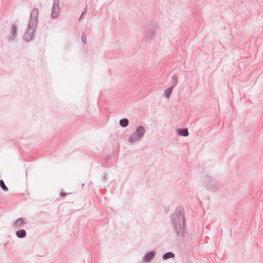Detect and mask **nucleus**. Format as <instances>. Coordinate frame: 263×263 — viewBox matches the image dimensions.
Masks as SVG:
<instances>
[{
    "instance_id": "f8f14e48",
    "label": "nucleus",
    "mask_w": 263,
    "mask_h": 263,
    "mask_svg": "<svg viewBox=\"0 0 263 263\" xmlns=\"http://www.w3.org/2000/svg\"><path fill=\"white\" fill-rule=\"evenodd\" d=\"M178 134L183 137H186L189 135V132L187 128H182L178 130Z\"/></svg>"
},
{
    "instance_id": "9b49d317",
    "label": "nucleus",
    "mask_w": 263,
    "mask_h": 263,
    "mask_svg": "<svg viewBox=\"0 0 263 263\" xmlns=\"http://www.w3.org/2000/svg\"><path fill=\"white\" fill-rule=\"evenodd\" d=\"M174 257H175V254L171 252H167L162 256V259L164 260H167L170 258H173Z\"/></svg>"
},
{
    "instance_id": "7ed1b4c3",
    "label": "nucleus",
    "mask_w": 263,
    "mask_h": 263,
    "mask_svg": "<svg viewBox=\"0 0 263 263\" xmlns=\"http://www.w3.org/2000/svg\"><path fill=\"white\" fill-rule=\"evenodd\" d=\"M146 129L145 127L142 125L138 126L136 130L133 133L128 139V141L130 144L140 141L143 137Z\"/></svg>"
},
{
    "instance_id": "f3484780",
    "label": "nucleus",
    "mask_w": 263,
    "mask_h": 263,
    "mask_svg": "<svg viewBox=\"0 0 263 263\" xmlns=\"http://www.w3.org/2000/svg\"><path fill=\"white\" fill-rule=\"evenodd\" d=\"M86 39H87L86 35L84 33H83L82 35V41L84 44H85L87 42Z\"/></svg>"
},
{
    "instance_id": "2eb2a0df",
    "label": "nucleus",
    "mask_w": 263,
    "mask_h": 263,
    "mask_svg": "<svg viewBox=\"0 0 263 263\" xmlns=\"http://www.w3.org/2000/svg\"><path fill=\"white\" fill-rule=\"evenodd\" d=\"M0 186L4 191L7 192L8 191V187L6 186L3 180H0Z\"/></svg>"
},
{
    "instance_id": "1a4fd4ad",
    "label": "nucleus",
    "mask_w": 263,
    "mask_h": 263,
    "mask_svg": "<svg viewBox=\"0 0 263 263\" xmlns=\"http://www.w3.org/2000/svg\"><path fill=\"white\" fill-rule=\"evenodd\" d=\"M156 253L155 252H150L147 253L142 260L143 262H149L155 256Z\"/></svg>"
},
{
    "instance_id": "f03ea898",
    "label": "nucleus",
    "mask_w": 263,
    "mask_h": 263,
    "mask_svg": "<svg viewBox=\"0 0 263 263\" xmlns=\"http://www.w3.org/2000/svg\"><path fill=\"white\" fill-rule=\"evenodd\" d=\"M39 13L38 9L35 8L32 10L30 13L27 31L24 35V39L27 42H30L33 38V34L37 25Z\"/></svg>"
},
{
    "instance_id": "4468645a",
    "label": "nucleus",
    "mask_w": 263,
    "mask_h": 263,
    "mask_svg": "<svg viewBox=\"0 0 263 263\" xmlns=\"http://www.w3.org/2000/svg\"><path fill=\"white\" fill-rule=\"evenodd\" d=\"M173 89V87H170L167 89H165L164 92V96L167 99H169L170 98L171 94L172 92Z\"/></svg>"
},
{
    "instance_id": "6ab92c4d",
    "label": "nucleus",
    "mask_w": 263,
    "mask_h": 263,
    "mask_svg": "<svg viewBox=\"0 0 263 263\" xmlns=\"http://www.w3.org/2000/svg\"><path fill=\"white\" fill-rule=\"evenodd\" d=\"M66 196V194L65 193H61V197H65Z\"/></svg>"
},
{
    "instance_id": "20e7f679",
    "label": "nucleus",
    "mask_w": 263,
    "mask_h": 263,
    "mask_svg": "<svg viewBox=\"0 0 263 263\" xmlns=\"http://www.w3.org/2000/svg\"><path fill=\"white\" fill-rule=\"evenodd\" d=\"M158 28V25L157 23H150L148 26L147 30L145 31L144 39L147 41L154 38L156 34Z\"/></svg>"
},
{
    "instance_id": "ddd939ff",
    "label": "nucleus",
    "mask_w": 263,
    "mask_h": 263,
    "mask_svg": "<svg viewBox=\"0 0 263 263\" xmlns=\"http://www.w3.org/2000/svg\"><path fill=\"white\" fill-rule=\"evenodd\" d=\"M129 121L127 118H123L120 120L119 124L122 127H125L128 125Z\"/></svg>"
},
{
    "instance_id": "39448f33",
    "label": "nucleus",
    "mask_w": 263,
    "mask_h": 263,
    "mask_svg": "<svg viewBox=\"0 0 263 263\" xmlns=\"http://www.w3.org/2000/svg\"><path fill=\"white\" fill-rule=\"evenodd\" d=\"M60 15V7L59 0H53L51 17L53 19L58 18Z\"/></svg>"
},
{
    "instance_id": "f257e3e1",
    "label": "nucleus",
    "mask_w": 263,
    "mask_h": 263,
    "mask_svg": "<svg viewBox=\"0 0 263 263\" xmlns=\"http://www.w3.org/2000/svg\"><path fill=\"white\" fill-rule=\"evenodd\" d=\"M171 219L176 236L178 238L184 237L185 223L183 209L181 207H177L172 215Z\"/></svg>"
},
{
    "instance_id": "dca6fc26",
    "label": "nucleus",
    "mask_w": 263,
    "mask_h": 263,
    "mask_svg": "<svg viewBox=\"0 0 263 263\" xmlns=\"http://www.w3.org/2000/svg\"><path fill=\"white\" fill-rule=\"evenodd\" d=\"M172 81L173 83V85L171 87H173V88H174L175 86L177 85L178 83L177 78L175 76H173L172 77Z\"/></svg>"
},
{
    "instance_id": "0eeeda50",
    "label": "nucleus",
    "mask_w": 263,
    "mask_h": 263,
    "mask_svg": "<svg viewBox=\"0 0 263 263\" xmlns=\"http://www.w3.org/2000/svg\"><path fill=\"white\" fill-rule=\"evenodd\" d=\"M25 218L21 217L18 218L13 223V227L15 229H19L23 227L27 222L25 221Z\"/></svg>"
},
{
    "instance_id": "a211bd4d",
    "label": "nucleus",
    "mask_w": 263,
    "mask_h": 263,
    "mask_svg": "<svg viewBox=\"0 0 263 263\" xmlns=\"http://www.w3.org/2000/svg\"><path fill=\"white\" fill-rule=\"evenodd\" d=\"M87 10L85 8L82 12L80 17H79V21H80L84 18L83 15L86 13Z\"/></svg>"
},
{
    "instance_id": "9d476101",
    "label": "nucleus",
    "mask_w": 263,
    "mask_h": 263,
    "mask_svg": "<svg viewBox=\"0 0 263 263\" xmlns=\"http://www.w3.org/2000/svg\"><path fill=\"white\" fill-rule=\"evenodd\" d=\"M26 231L24 229L18 230L16 232V235L19 238H24L26 237Z\"/></svg>"
},
{
    "instance_id": "6e6552de",
    "label": "nucleus",
    "mask_w": 263,
    "mask_h": 263,
    "mask_svg": "<svg viewBox=\"0 0 263 263\" xmlns=\"http://www.w3.org/2000/svg\"><path fill=\"white\" fill-rule=\"evenodd\" d=\"M17 26L15 25H12L10 30V35L8 37V41H14L17 34Z\"/></svg>"
},
{
    "instance_id": "423d86ee",
    "label": "nucleus",
    "mask_w": 263,
    "mask_h": 263,
    "mask_svg": "<svg viewBox=\"0 0 263 263\" xmlns=\"http://www.w3.org/2000/svg\"><path fill=\"white\" fill-rule=\"evenodd\" d=\"M204 182L208 189L216 188L217 182L216 180L210 175H206L204 179Z\"/></svg>"
}]
</instances>
